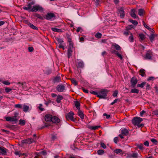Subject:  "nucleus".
<instances>
[{
	"label": "nucleus",
	"mask_w": 158,
	"mask_h": 158,
	"mask_svg": "<svg viewBox=\"0 0 158 158\" xmlns=\"http://www.w3.org/2000/svg\"><path fill=\"white\" fill-rule=\"evenodd\" d=\"M51 95L52 97L53 98H55L56 97H57V96L58 95H57V94H56L54 93H52L51 94Z\"/></svg>",
	"instance_id": "774afa93"
},
{
	"label": "nucleus",
	"mask_w": 158,
	"mask_h": 158,
	"mask_svg": "<svg viewBox=\"0 0 158 158\" xmlns=\"http://www.w3.org/2000/svg\"><path fill=\"white\" fill-rule=\"evenodd\" d=\"M139 36L140 39V41L143 40L145 38V35L143 34H139Z\"/></svg>",
	"instance_id": "b1692460"
},
{
	"label": "nucleus",
	"mask_w": 158,
	"mask_h": 158,
	"mask_svg": "<svg viewBox=\"0 0 158 158\" xmlns=\"http://www.w3.org/2000/svg\"><path fill=\"white\" fill-rule=\"evenodd\" d=\"M118 139L117 137H115L114 139V142L116 143H117L118 142Z\"/></svg>",
	"instance_id": "69168bd1"
},
{
	"label": "nucleus",
	"mask_w": 158,
	"mask_h": 158,
	"mask_svg": "<svg viewBox=\"0 0 158 158\" xmlns=\"http://www.w3.org/2000/svg\"><path fill=\"white\" fill-rule=\"evenodd\" d=\"M78 110V115L80 117V118L82 119H83L84 118V114L83 113L81 110Z\"/></svg>",
	"instance_id": "bb28decb"
},
{
	"label": "nucleus",
	"mask_w": 158,
	"mask_h": 158,
	"mask_svg": "<svg viewBox=\"0 0 158 158\" xmlns=\"http://www.w3.org/2000/svg\"><path fill=\"white\" fill-rule=\"evenodd\" d=\"M112 52L113 53H114L121 60H122L123 59V57L122 55L121 54L119 53L118 52L115 50H114Z\"/></svg>",
	"instance_id": "aec40b11"
},
{
	"label": "nucleus",
	"mask_w": 158,
	"mask_h": 158,
	"mask_svg": "<svg viewBox=\"0 0 158 158\" xmlns=\"http://www.w3.org/2000/svg\"><path fill=\"white\" fill-rule=\"evenodd\" d=\"M144 10L142 9H140L138 10V14L140 16H142L143 15Z\"/></svg>",
	"instance_id": "2f4dec72"
},
{
	"label": "nucleus",
	"mask_w": 158,
	"mask_h": 158,
	"mask_svg": "<svg viewBox=\"0 0 158 158\" xmlns=\"http://www.w3.org/2000/svg\"><path fill=\"white\" fill-rule=\"evenodd\" d=\"M63 99V97L62 96L60 95H58L56 97V102L57 103H59L61 102V100Z\"/></svg>",
	"instance_id": "412c9836"
},
{
	"label": "nucleus",
	"mask_w": 158,
	"mask_h": 158,
	"mask_svg": "<svg viewBox=\"0 0 158 158\" xmlns=\"http://www.w3.org/2000/svg\"><path fill=\"white\" fill-rule=\"evenodd\" d=\"M74 113L72 111L68 113L66 115V119L68 120H71L72 121H74L73 118Z\"/></svg>",
	"instance_id": "0eeeda50"
},
{
	"label": "nucleus",
	"mask_w": 158,
	"mask_h": 158,
	"mask_svg": "<svg viewBox=\"0 0 158 158\" xmlns=\"http://www.w3.org/2000/svg\"><path fill=\"white\" fill-rule=\"evenodd\" d=\"M100 145L103 148L105 149L106 148V146L104 143H101Z\"/></svg>",
	"instance_id": "052dcab7"
},
{
	"label": "nucleus",
	"mask_w": 158,
	"mask_h": 158,
	"mask_svg": "<svg viewBox=\"0 0 158 158\" xmlns=\"http://www.w3.org/2000/svg\"><path fill=\"white\" fill-rule=\"evenodd\" d=\"M118 94V91L117 90H115L113 93V95L114 97H115L117 96Z\"/></svg>",
	"instance_id": "bf43d9fd"
},
{
	"label": "nucleus",
	"mask_w": 158,
	"mask_h": 158,
	"mask_svg": "<svg viewBox=\"0 0 158 158\" xmlns=\"http://www.w3.org/2000/svg\"><path fill=\"white\" fill-rule=\"evenodd\" d=\"M90 93L93 94L95 95L98 97V92H95V91H90Z\"/></svg>",
	"instance_id": "4d7b16f0"
},
{
	"label": "nucleus",
	"mask_w": 158,
	"mask_h": 158,
	"mask_svg": "<svg viewBox=\"0 0 158 158\" xmlns=\"http://www.w3.org/2000/svg\"><path fill=\"white\" fill-rule=\"evenodd\" d=\"M122 152V151L121 149H116L114 151V152L116 154H118L121 152Z\"/></svg>",
	"instance_id": "3c124183"
},
{
	"label": "nucleus",
	"mask_w": 158,
	"mask_h": 158,
	"mask_svg": "<svg viewBox=\"0 0 158 158\" xmlns=\"http://www.w3.org/2000/svg\"><path fill=\"white\" fill-rule=\"evenodd\" d=\"M118 12L120 14V17L121 18H123L124 17V13L123 8L120 7L118 9Z\"/></svg>",
	"instance_id": "9d476101"
},
{
	"label": "nucleus",
	"mask_w": 158,
	"mask_h": 158,
	"mask_svg": "<svg viewBox=\"0 0 158 158\" xmlns=\"http://www.w3.org/2000/svg\"><path fill=\"white\" fill-rule=\"evenodd\" d=\"M131 92L138 94L139 92V90L136 89H132L131 90Z\"/></svg>",
	"instance_id": "58836bf2"
},
{
	"label": "nucleus",
	"mask_w": 158,
	"mask_h": 158,
	"mask_svg": "<svg viewBox=\"0 0 158 158\" xmlns=\"http://www.w3.org/2000/svg\"><path fill=\"white\" fill-rule=\"evenodd\" d=\"M5 90L6 93H8L12 90V89L8 88H6L5 89Z\"/></svg>",
	"instance_id": "5fc2aeb1"
},
{
	"label": "nucleus",
	"mask_w": 158,
	"mask_h": 158,
	"mask_svg": "<svg viewBox=\"0 0 158 158\" xmlns=\"http://www.w3.org/2000/svg\"><path fill=\"white\" fill-rule=\"evenodd\" d=\"M144 71L143 69H141L139 71V74L142 77L144 76L145 74Z\"/></svg>",
	"instance_id": "4c0bfd02"
},
{
	"label": "nucleus",
	"mask_w": 158,
	"mask_h": 158,
	"mask_svg": "<svg viewBox=\"0 0 158 158\" xmlns=\"http://www.w3.org/2000/svg\"><path fill=\"white\" fill-rule=\"evenodd\" d=\"M36 141V139H33V138H29L27 139L23 140L22 141V143H27L30 144Z\"/></svg>",
	"instance_id": "39448f33"
},
{
	"label": "nucleus",
	"mask_w": 158,
	"mask_h": 158,
	"mask_svg": "<svg viewBox=\"0 0 158 158\" xmlns=\"http://www.w3.org/2000/svg\"><path fill=\"white\" fill-rule=\"evenodd\" d=\"M108 91L106 89H102L98 92V97L100 98L105 99L107 96Z\"/></svg>",
	"instance_id": "f03ea898"
},
{
	"label": "nucleus",
	"mask_w": 158,
	"mask_h": 158,
	"mask_svg": "<svg viewBox=\"0 0 158 158\" xmlns=\"http://www.w3.org/2000/svg\"><path fill=\"white\" fill-rule=\"evenodd\" d=\"M112 46L114 47L117 50H119L121 49V48L120 47L118 44L114 43L112 45Z\"/></svg>",
	"instance_id": "cd10ccee"
},
{
	"label": "nucleus",
	"mask_w": 158,
	"mask_h": 158,
	"mask_svg": "<svg viewBox=\"0 0 158 158\" xmlns=\"http://www.w3.org/2000/svg\"><path fill=\"white\" fill-rule=\"evenodd\" d=\"M14 153L16 155H18L20 156L21 155V153L20 152V151H16L14 152Z\"/></svg>",
	"instance_id": "864d4df0"
},
{
	"label": "nucleus",
	"mask_w": 158,
	"mask_h": 158,
	"mask_svg": "<svg viewBox=\"0 0 158 158\" xmlns=\"http://www.w3.org/2000/svg\"><path fill=\"white\" fill-rule=\"evenodd\" d=\"M131 86L134 87L137 82V79L136 77H133L131 79Z\"/></svg>",
	"instance_id": "9b49d317"
},
{
	"label": "nucleus",
	"mask_w": 158,
	"mask_h": 158,
	"mask_svg": "<svg viewBox=\"0 0 158 158\" xmlns=\"http://www.w3.org/2000/svg\"><path fill=\"white\" fill-rule=\"evenodd\" d=\"M35 3L33 2H29L27 5V6H23V9L29 12H36L39 11L40 12H43L44 10L43 8L39 4H36L34 5Z\"/></svg>",
	"instance_id": "f257e3e1"
},
{
	"label": "nucleus",
	"mask_w": 158,
	"mask_h": 158,
	"mask_svg": "<svg viewBox=\"0 0 158 158\" xmlns=\"http://www.w3.org/2000/svg\"><path fill=\"white\" fill-rule=\"evenodd\" d=\"M7 149L3 147H2L0 150V153L2 155H5L6 154Z\"/></svg>",
	"instance_id": "dca6fc26"
},
{
	"label": "nucleus",
	"mask_w": 158,
	"mask_h": 158,
	"mask_svg": "<svg viewBox=\"0 0 158 158\" xmlns=\"http://www.w3.org/2000/svg\"><path fill=\"white\" fill-rule=\"evenodd\" d=\"M97 153L98 155H102L104 153V151L102 150H99L98 151Z\"/></svg>",
	"instance_id": "49530a36"
},
{
	"label": "nucleus",
	"mask_w": 158,
	"mask_h": 158,
	"mask_svg": "<svg viewBox=\"0 0 158 158\" xmlns=\"http://www.w3.org/2000/svg\"><path fill=\"white\" fill-rule=\"evenodd\" d=\"M13 117H7L6 118V119L7 121L10 122L16 121V119Z\"/></svg>",
	"instance_id": "6ab92c4d"
},
{
	"label": "nucleus",
	"mask_w": 158,
	"mask_h": 158,
	"mask_svg": "<svg viewBox=\"0 0 158 158\" xmlns=\"http://www.w3.org/2000/svg\"><path fill=\"white\" fill-rule=\"evenodd\" d=\"M26 122L25 120L23 119H20L19 121V124L22 125H24L25 124Z\"/></svg>",
	"instance_id": "79ce46f5"
},
{
	"label": "nucleus",
	"mask_w": 158,
	"mask_h": 158,
	"mask_svg": "<svg viewBox=\"0 0 158 158\" xmlns=\"http://www.w3.org/2000/svg\"><path fill=\"white\" fill-rule=\"evenodd\" d=\"M71 81L72 84L75 86H76L77 85V82L75 79H71Z\"/></svg>",
	"instance_id": "e433bc0d"
},
{
	"label": "nucleus",
	"mask_w": 158,
	"mask_h": 158,
	"mask_svg": "<svg viewBox=\"0 0 158 158\" xmlns=\"http://www.w3.org/2000/svg\"><path fill=\"white\" fill-rule=\"evenodd\" d=\"M152 52L150 50H148L144 58L147 60H151L152 59Z\"/></svg>",
	"instance_id": "423d86ee"
},
{
	"label": "nucleus",
	"mask_w": 158,
	"mask_h": 158,
	"mask_svg": "<svg viewBox=\"0 0 158 158\" xmlns=\"http://www.w3.org/2000/svg\"><path fill=\"white\" fill-rule=\"evenodd\" d=\"M151 140L154 144H156L158 142L157 140L154 138L151 139Z\"/></svg>",
	"instance_id": "09e8293b"
},
{
	"label": "nucleus",
	"mask_w": 158,
	"mask_h": 158,
	"mask_svg": "<svg viewBox=\"0 0 158 158\" xmlns=\"http://www.w3.org/2000/svg\"><path fill=\"white\" fill-rule=\"evenodd\" d=\"M52 31L55 32H60L61 31V29H58L56 27L52 28Z\"/></svg>",
	"instance_id": "72a5a7b5"
},
{
	"label": "nucleus",
	"mask_w": 158,
	"mask_h": 158,
	"mask_svg": "<svg viewBox=\"0 0 158 158\" xmlns=\"http://www.w3.org/2000/svg\"><path fill=\"white\" fill-rule=\"evenodd\" d=\"M74 104L77 110H79L80 109V104L79 102L78 101H75L74 102Z\"/></svg>",
	"instance_id": "4be33fe9"
},
{
	"label": "nucleus",
	"mask_w": 158,
	"mask_h": 158,
	"mask_svg": "<svg viewBox=\"0 0 158 158\" xmlns=\"http://www.w3.org/2000/svg\"><path fill=\"white\" fill-rule=\"evenodd\" d=\"M144 27L148 29L150 31H151V30H152V29L150 28L143 21H142Z\"/></svg>",
	"instance_id": "f704fd0d"
},
{
	"label": "nucleus",
	"mask_w": 158,
	"mask_h": 158,
	"mask_svg": "<svg viewBox=\"0 0 158 158\" xmlns=\"http://www.w3.org/2000/svg\"><path fill=\"white\" fill-rule=\"evenodd\" d=\"M100 127L99 126H89L88 128L91 130H96L98 129Z\"/></svg>",
	"instance_id": "393cba45"
},
{
	"label": "nucleus",
	"mask_w": 158,
	"mask_h": 158,
	"mask_svg": "<svg viewBox=\"0 0 158 158\" xmlns=\"http://www.w3.org/2000/svg\"><path fill=\"white\" fill-rule=\"evenodd\" d=\"M30 105L29 104H23V111L25 112H27L30 109Z\"/></svg>",
	"instance_id": "1a4fd4ad"
},
{
	"label": "nucleus",
	"mask_w": 158,
	"mask_h": 158,
	"mask_svg": "<svg viewBox=\"0 0 158 158\" xmlns=\"http://www.w3.org/2000/svg\"><path fill=\"white\" fill-rule=\"evenodd\" d=\"M60 119L57 117L53 116L52 117V122L55 123H58L60 122Z\"/></svg>",
	"instance_id": "4468645a"
},
{
	"label": "nucleus",
	"mask_w": 158,
	"mask_h": 158,
	"mask_svg": "<svg viewBox=\"0 0 158 158\" xmlns=\"http://www.w3.org/2000/svg\"><path fill=\"white\" fill-rule=\"evenodd\" d=\"M130 15L134 19H135L137 17L136 15L135 14V10L134 9H133L131 10Z\"/></svg>",
	"instance_id": "a211bd4d"
},
{
	"label": "nucleus",
	"mask_w": 158,
	"mask_h": 158,
	"mask_svg": "<svg viewBox=\"0 0 158 158\" xmlns=\"http://www.w3.org/2000/svg\"><path fill=\"white\" fill-rule=\"evenodd\" d=\"M39 108L41 111H43L44 110V108L42 107V105L41 104H39Z\"/></svg>",
	"instance_id": "e2e57ef3"
},
{
	"label": "nucleus",
	"mask_w": 158,
	"mask_h": 158,
	"mask_svg": "<svg viewBox=\"0 0 158 158\" xmlns=\"http://www.w3.org/2000/svg\"><path fill=\"white\" fill-rule=\"evenodd\" d=\"M28 49L29 52H32L34 50V48L32 47H29Z\"/></svg>",
	"instance_id": "680f3d73"
},
{
	"label": "nucleus",
	"mask_w": 158,
	"mask_h": 158,
	"mask_svg": "<svg viewBox=\"0 0 158 158\" xmlns=\"http://www.w3.org/2000/svg\"><path fill=\"white\" fill-rule=\"evenodd\" d=\"M121 133L124 135H127L129 133L128 131L126 128L122 129H121Z\"/></svg>",
	"instance_id": "2eb2a0df"
},
{
	"label": "nucleus",
	"mask_w": 158,
	"mask_h": 158,
	"mask_svg": "<svg viewBox=\"0 0 158 158\" xmlns=\"http://www.w3.org/2000/svg\"><path fill=\"white\" fill-rule=\"evenodd\" d=\"M52 116L50 114H46L45 116V119L46 121L49 122L52 121Z\"/></svg>",
	"instance_id": "ddd939ff"
},
{
	"label": "nucleus",
	"mask_w": 158,
	"mask_h": 158,
	"mask_svg": "<svg viewBox=\"0 0 158 158\" xmlns=\"http://www.w3.org/2000/svg\"><path fill=\"white\" fill-rule=\"evenodd\" d=\"M16 84L17 85H19V86H23V85H24V84H25V82L21 83L20 82H19L18 83H16Z\"/></svg>",
	"instance_id": "6e6d98bb"
},
{
	"label": "nucleus",
	"mask_w": 158,
	"mask_h": 158,
	"mask_svg": "<svg viewBox=\"0 0 158 158\" xmlns=\"http://www.w3.org/2000/svg\"><path fill=\"white\" fill-rule=\"evenodd\" d=\"M134 38L133 36L132 33H130V36L129 37V40L131 42H133L134 41Z\"/></svg>",
	"instance_id": "7c9ffc66"
},
{
	"label": "nucleus",
	"mask_w": 158,
	"mask_h": 158,
	"mask_svg": "<svg viewBox=\"0 0 158 158\" xmlns=\"http://www.w3.org/2000/svg\"><path fill=\"white\" fill-rule=\"evenodd\" d=\"M72 49H68V58H69L71 56L72 53Z\"/></svg>",
	"instance_id": "473e14b6"
},
{
	"label": "nucleus",
	"mask_w": 158,
	"mask_h": 158,
	"mask_svg": "<svg viewBox=\"0 0 158 158\" xmlns=\"http://www.w3.org/2000/svg\"><path fill=\"white\" fill-rule=\"evenodd\" d=\"M102 36V35L101 33L98 32L95 35V36L96 38H101Z\"/></svg>",
	"instance_id": "a19ab883"
},
{
	"label": "nucleus",
	"mask_w": 158,
	"mask_h": 158,
	"mask_svg": "<svg viewBox=\"0 0 158 158\" xmlns=\"http://www.w3.org/2000/svg\"><path fill=\"white\" fill-rule=\"evenodd\" d=\"M131 156L133 158H137L138 157V154L137 153H133L131 155Z\"/></svg>",
	"instance_id": "a18cd8bd"
},
{
	"label": "nucleus",
	"mask_w": 158,
	"mask_h": 158,
	"mask_svg": "<svg viewBox=\"0 0 158 158\" xmlns=\"http://www.w3.org/2000/svg\"><path fill=\"white\" fill-rule=\"evenodd\" d=\"M68 41L69 42V47L68 49H72L73 48V42L71 41L70 39L68 38Z\"/></svg>",
	"instance_id": "a878e982"
},
{
	"label": "nucleus",
	"mask_w": 158,
	"mask_h": 158,
	"mask_svg": "<svg viewBox=\"0 0 158 158\" xmlns=\"http://www.w3.org/2000/svg\"><path fill=\"white\" fill-rule=\"evenodd\" d=\"M44 73L47 75L50 74L52 73V70L50 69H48L44 70Z\"/></svg>",
	"instance_id": "c756f323"
},
{
	"label": "nucleus",
	"mask_w": 158,
	"mask_h": 158,
	"mask_svg": "<svg viewBox=\"0 0 158 158\" xmlns=\"http://www.w3.org/2000/svg\"><path fill=\"white\" fill-rule=\"evenodd\" d=\"M57 40L58 42L60 44H61L63 42V40L60 38H57Z\"/></svg>",
	"instance_id": "338daca9"
},
{
	"label": "nucleus",
	"mask_w": 158,
	"mask_h": 158,
	"mask_svg": "<svg viewBox=\"0 0 158 158\" xmlns=\"http://www.w3.org/2000/svg\"><path fill=\"white\" fill-rule=\"evenodd\" d=\"M130 33H131L128 30H127V31H124V32L123 33V34L127 36L129 35H130Z\"/></svg>",
	"instance_id": "8fccbe9b"
},
{
	"label": "nucleus",
	"mask_w": 158,
	"mask_h": 158,
	"mask_svg": "<svg viewBox=\"0 0 158 158\" xmlns=\"http://www.w3.org/2000/svg\"><path fill=\"white\" fill-rule=\"evenodd\" d=\"M137 147L140 150H143L144 149L143 147V145L142 144H140L137 145Z\"/></svg>",
	"instance_id": "c03bdc74"
},
{
	"label": "nucleus",
	"mask_w": 158,
	"mask_h": 158,
	"mask_svg": "<svg viewBox=\"0 0 158 158\" xmlns=\"http://www.w3.org/2000/svg\"><path fill=\"white\" fill-rule=\"evenodd\" d=\"M34 16L35 17H37V18H38L40 19H41V20H44L45 18V17H44V16H41L40 14H38L37 13H35L34 14Z\"/></svg>",
	"instance_id": "5701e85b"
},
{
	"label": "nucleus",
	"mask_w": 158,
	"mask_h": 158,
	"mask_svg": "<svg viewBox=\"0 0 158 158\" xmlns=\"http://www.w3.org/2000/svg\"><path fill=\"white\" fill-rule=\"evenodd\" d=\"M15 108H22L23 105L20 104H17L15 105Z\"/></svg>",
	"instance_id": "de8ad7c7"
},
{
	"label": "nucleus",
	"mask_w": 158,
	"mask_h": 158,
	"mask_svg": "<svg viewBox=\"0 0 158 158\" xmlns=\"http://www.w3.org/2000/svg\"><path fill=\"white\" fill-rule=\"evenodd\" d=\"M44 19L48 20H52L53 18L55 17V15L54 14L52 13H48L44 17Z\"/></svg>",
	"instance_id": "20e7f679"
},
{
	"label": "nucleus",
	"mask_w": 158,
	"mask_h": 158,
	"mask_svg": "<svg viewBox=\"0 0 158 158\" xmlns=\"http://www.w3.org/2000/svg\"><path fill=\"white\" fill-rule=\"evenodd\" d=\"M153 113L154 114L157 116L158 117V110H156L153 111Z\"/></svg>",
	"instance_id": "13d9d810"
},
{
	"label": "nucleus",
	"mask_w": 158,
	"mask_h": 158,
	"mask_svg": "<svg viewBox=\"0 0 158 158\" xmlns=\"http://www.w3.org/2000/svg\"><path fill=\"white\" fill-rule=\"evenodd\" d=\"M145 113V111L143 110L140 113V115L141 117H143V115Z\"/></svg>",
	"instance_id": "0e129e2a"
},
{
	"label": "nucleus",
	"mask_w": 158,
	"mask_h": 158,
	"mask_svg": "<svg viewBox=\"0 0 158 158\" xmlns=\"http://www.w3.org/2000/svg\"><path fill=\"white\" fill-rule=\"evenodd\" d=\"M84 62L81 60L79 61L77 63V67L78 68H84Z\"/></svg>",
	"instance_id": "f8f14e48"
},
{
	"label": "nucleus",
	"mask_w": 158,
	"mask_h": 158,
	"mask_svg": "<svg viewBox=\"0 0 158 158\" xmlns=\"http://www.w3.org/2000/svg\"><path fill=\"white\" fill-rule=\"evenodd\" d=\"M154 36L153 34H152L149 37V39L151 42L154 40Z\"/></svg>",
	"instance_id": "603ef678"
},
{
	"label": "nucleus",
	"mask_w": 158,
	"mask_h": 158,
	"mask_svg": "<svg viewBox=\"0 0 158 158\" xmlns=\"http://www.w3.org/2000/svg\"><path fill=\"white\" fill-rule=\"evenodd\" d=\"M146 83L145 82H142L140 84H138L137 85V87H140L141 88H143L145 85Z\"/></svg>",
	"instance_id": "ea45409f"
},
{
	"label": "nucleus",
	"mask_w": 158,
	"mask_h": 158,
	"mask_svg": "<svg viewBox=\"0 0 158 158\" xmlns=\"http://www.w3.org/2000/svg\"><path fill=\"white\" fill-rule=\"evenodd\" d=\"M56 89L58 92H63L65 89V86L63 85H59L56 87Z\"/></svg>",
	"instance_id": "6e6552de"
},
{
	"label": "nucleus",
	"mask_w": 158,
	"mask_h": 158,
	"mask_svg": "<svg viewBox=\"0 0 158 158\" xmlns=\"http://www.w3.org/2000/svg\"><path fill=\"white\" fill-rule=\"evenodd\" d=\"M28 25L31 28L34 30H38V28L36 27L31 23H29Z\"/></svg>",
	"instance_id": "c85d7f7f"
},
{
	"label": "nucleus",
	"mask_w": 158,
	"mask_h": 158,
	"mask_svg": "<svg viewBox=\"0 0 158 158\" xmlns=\"http://www.w3.org/2000/svg\"><path fill=\"white\" fill-rule=\"evenodd\" d=\"M129 21L135 26H136L138 24V22L136 20L129 19Z\"/></svg>",
	"instance_id": "c9c22d12"
},
{
	"label": "nucleus",
	"mask_w": 158,
	"mask_h": 158,
	"mask_svg": "<svg viewBox=\"0 0 158 158\" xmlns=\"http://www.w3.org/2000/svg\"><path fill=\"white\" fill-rule=\"evenodd\" d=\"M61 81V78L59 76H56L53 79V81L54 83H56Z\"/></svg>",
	"instance_id": "f3484780"
},
{
	"label": "nucleus",
	"mask_w": 158,
	"mask_h": 158,
	"mask_svg": "<svg viewBox=\"0 0 158 158\" xmlns=\"http://www.w3.org/2000/svg\"><path fill=\"white\" fill-rule=\"evenodd\" d=\"M2 82L3 84L7 85H9L10 84V82L8 81H2Z\"/></svg>",
	"instance_id": "37998d69"
},
{
	"label": "nucleus",
	"mask_w": 158,
	"mask_h": 158,
	"mask_svg": "<svg viewBox=\"0 0 158 158\" xmlns=\"http://www.w3.org/2000/svg\"><path fill=\"white\" fill-rule=\"evenodd\" d=\"M143 121V119L140 117H134L132 120V122L135 125H137Z\"/></svg>",
	"instance_id": "7ed1b4c3"
}]
</instances>
